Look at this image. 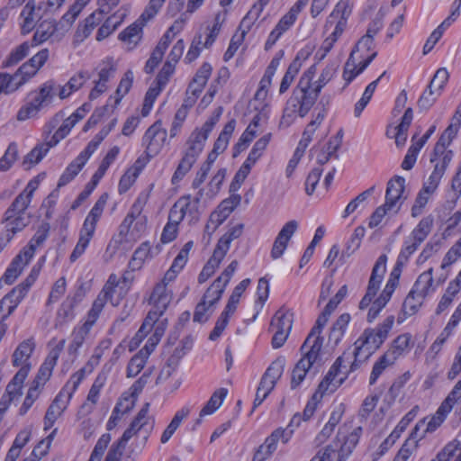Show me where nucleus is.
Instances as JSON below:
<instances>
[{"mask_svg":"<svg viewBox=\"0 0 461 461\" xmlns=\"http://www.w3.org/2000/svg\"><path fill=\"white\" fill-rule=\"evenodd\" d=\"M316 68L312 66L301 77L293 95L288 100L281 120L282 124L290 125L296 115L304 117L315 104L320 92L312 86Z\"/></svg>","mask_w":461,"mask_h":461,"instance_id":"obj_1","label":"nucleus"},{"mask_svg":"<svg viewBox=\"0 0 461 461\" xmlns=\"http://www.w3.org/2000/svg\"><path fill=\"white\" fill-rule=\"evenodd\" d=\"M37 187L38 182L31 180L5 212L3 220L5 230L0 235V240L4 241L5 244L8 243L16 232L21 231L29 223L25 217V210L28 208L33 192Z\"/></svg>","mask_w":461,"mask_h":461,"instance_id":"obj_2","label":"nucleus"},{"mask_svg":"<svg viewBox=\"0 0 461 461\" xmlns=\"http://www.w3.org/2000/svg\"><path fill=\"white\" fill-rule=\"evenodd\" d=\"M238 266L239 263L237 260L230 262L221 276L207 288L201 301L195 306L193 318L194 321L203 323L208 321L210 315L214 312L217 303L220 302Z\"/></svg>","mask_w":461,"mask_h":461,"instance_id":"obj_3","label":"nucleus"},{"mask_svg":"<svg viewBox=\"0 0 461 461\" xmlns=\"http://www.w3.org/2000/svg\"><path fill=\"white\" fill-rule=\"evenodd\" d=\"M348 424L339 428L336 439L320 450L311 461H346L356 447L362 435L363 429L360 426L355 427L349 431Z\"/></svg>","mask_w":461,"mask_h":461,"instance_id":"obj_4","label":"nucleus"},{"mask_svg":"<svg viewBox=\"0 0 461 461\" xmlns=\"http://www.w3.org/2000/svg\"><path fill=\"white\" fill-rule=\"evenodd\" d=\"M56 82L52 79L42 83L27 95V101L20 107L16 113V120L25 122L36 119L40 113L50 106L55 97Z\"/></svg>","mask_w":461,"mask_h":461,"instance_id":"obj_5","label":"nucleus"},{"mask_svg":"<svg viewBox=\"0 0 461 461\" xmlns=\"http://www.w3.org/2000/svg\"><path fill=\"white\" fill-rule=\"evenodd\" d=\"M394 317L388 316L375 329H366L355 342V362L367 359L384 342L393 325Z\"/></svg>","mask_w":461,"mask_h":461,"instance_id":"obj_6","label":"nucleus"},{"mask_svg":"<svg viewBox=\"0 0 461 461\" xmlns=\"http://www.w3.org/2000/svg\"><path fill=\"white\" fill-rule=\"evenodd\" d=\"M108 200V194H103L95 202L87 216L86 217L79 232L78 241L70 255V260L76 261L82 256L92 240L97 222L99 221Z\"/></svg>","mask_w":461,"mask_h":461,"instance_id":"obj_7","label":"nucleus"},{"mask_svg":"<svg viewBox=\"0 0 461 461\" xmlns=\"http://www.w3.org/2000/svg\"><path fill=\"white\" fill-rule=\"evenodd\" d=\"M221 113V108L219 109L217 114L215 113L203 123L201 128H196L189 136L185 143V149L183 155L197 160L202 153L205 141L212 131L215 124L218 122Z\"/></svg>","mask_w":461,"mask_h":461,"instance_id":"obj_8","label":"nucleus"},{"mask_svg":"<svg viewBox=\"0 0 461 461\" xmlns=\"http://www.w3.org/2000/svg\"><path fill=\"white\" fill-rule=\"evenodd\" d=\"M350 359L351 354L346 352L336 359L328 374L318 386L317 392L320 393V398H322V396L327 393H333L336 391L345 381L348 371L346 369V366H342V364L345 360H347L348 363H350Z\"/></svg>","mask_w":461,"mask_h":461,"instance_id":"obj_9","label":"nucleus"},{"mask_svg":"<svg viewBox=\"0 0 461 461\" xmlns=\"http://www.w3.org/2000/svg\"><path fill=\"white\" fill-rule=\"evenodd\" d=\"M293 321V313L290 311L280 309L275 313L270 323L274 348H279L285 344L292 330Z\"/></svg>","mask_w":461,"mask_h":461,"instance_id":"obj_10","label":"nucleus"},{"mask_svg":"<svg viewBox=\"0 0 461 461\" xmlns=\"http://www.w3.org/2000/svg\"><path fill=\"white\" fill-rule=\"evenodd\" d=\"M351 14L349 5L345 0H340L328 16L324 29L326 32L333 29L331 33L328 36L333 41H337L345 31L348 23V18Z\"/></svg>","mask_w":461,"mask_h":461,"instance_id":"obj_11","label":"nucleus"},{"mask_svg":"<svg viewBox=\"0 0 461 461\" xmlns=\"http://www.w3.org/2000/svg\"><path fill=\"white\" fill-rule=\"evenodd\" d=\"M149 403L146 402L137 413L136 417L132 420L129 428L121 437L123 441L128 442L132 437L137 435L138 432L143 431L145 433L143 438V444L146 443L154 428V420L151 416L149 415Z\"/></svg>","mask_w":461,"mask_h":461,"instance_id":"obj_12","label":"nucleus"},{"mask_svg":"<svg viewBox=\"0 0 461 461\" xmlns=\"http://www.w3.org/2000/svg\"><path fill=\"white\" fill-rule=\"evenodd\" d=\"M101 312H102L92 306L86 314L84 323L74 328L71 335L72 339L68 348L69 354L76 355L77 353V350L84 344Z\"/></svg>","mask_w":461,"mask_h":461,"instance_id":"obj_13","label":"nucleus"},{"mask_svg":"<svg viewBox=\"0 0 461 461\" xmlns=\"http://www.w3.org/2000/svg\"><path fill=\"white\" fill-rule=\"evenodd\" d=\"M386 261L387 257L384 254L377 258L369 278L366 293L359 303V309L367 308L375 296L386 270Z\"/></svg>","mask_w":461,"mask_h":461,"instance_id":"obj_14","label":"nucleus"},{"mask_svg":"<svg viewBox=\"0 0 461 461\" xmlns=\"http://www.w3.org/2000/svg\"><path fill=\"white\" fill-rule=\"evenodd\" d=\"M167 131L162 127L161 122L153 123L145 132L142 143L148 157L157 156L164 147L167 140Z\"/></svg>","mask_w":461,"mask_h":461,"instance_id":"obj_15","label":"nucleus"},{"mask_svg":"<svg viewBox=\"0 0 461 461\" xmlns=\"http://www.w3.org/2000/svg\"><path fill=\"white\" fill-rule=\"evenodd\" d=\"M461 321V302L456 307L454 312L452 313L449 321L446 324L445 328L441 330L439 335L437 337L435 341L429 347V349L426 353L427 359L431 357V359H435L437 355L442 349L443 345L447 341V339L454 334L456 328L458 326Z\"/></svg>","mask_w":461,"mask_h":461,"instance_id":"obj_16","label":"nucleus"},{"mask_svg":"<svg viewBox=\"0 0 461 461\" xmlns=\"http://www.w3.org/2000/svg\"><path fill=\"white\" fill-rule=\"evenodd\" d=\"M323 344V338L308 334L301 347L303 354L302 360H305L307 366H321V351Z\"/></svg>","mask_w":461,"mask_h":461,"instance_id":"obj_17","label":"nucleus"},{"mask_svg":"<svg viewBox=\"0 0 461 461\" xmlns=\"http://www.w3.org/2000/svg\"><path fill=\"white\" fill-rule=\"evenodd\" d=\"M449 412L439 406L436 413L427 421L424 418L413 428L411 437L414 439H422L428 433L434 432L445 420Z\"/></svg>","mask_w":461,"mask_h":461,"instance_id":"obj_18","label":"nucleus"},{"mask_svg":"<svg viewBox=\"0 0 461 461\" xmlns=\"http://www.w3.org/2000/svg\"><path fill=\"white\" fill-rule=\"evenodd\" d=\"M405 187V179L402 176H396L390 179L387 183V188L385 192V203L386 206L394 208L399 212L402 202L403 192Z\"/></svg>","mask_w":461,"mask_h":461,"instance_id":"obj_19","label":"nucleus"},{"mask_svg":"<svg viewBox=\"0 0 461 461\" xmlns=\"http://www.w3.org/2000/svg\"><path fill=\"white\" fill-rule=\"evenodd\" d=\"M285 369V359L277 358L271 363L264 373L259 387L265 393H270L275 388L277 381L281 378Z\"/></svg>","mask_w":461,"mask_h":461,"instance_id":"obj_20","label":"nucleus"},{"mask_svg":"<svg viewBox=\"0 0 461 461\" xmlns=\"http://www.w3.org/2000/svg\"><path fill=\"white\" fill-rule=\"evenodd\" d=\"M45 13L41 3L36 5L34 1H28L21 13V17L23 19L22 24L23 34L29 33L34 28L35 20L41 19Z\"/></svg>","mask_w":461,"mask_h":461,"instance_id":"obj_21","label":"nucleus"},{"mask_svg":"<svg viewBox=\"0 0 461 461\" xmlns=\"http://www.w3.org/2000/svg\"><path fill=\"white\" fill-rule=\"evenodd\" d=\"M262 156V153L252 148L248 158L235 174L234 178L230 184V191H236L240 187L241 184L245 181V179L250 173V170L253 167V166L258 162V160Z\"/></svg>","mask_w":461,"mask_h":461,"instance_id":"obj_22","label":"nucleus"},{"mask_svg":"<svg viewBox=\"0 0 461 461\" xmlns=\"http://www.w3.org/2000/svg\"><path fill=\"white\" fill-rule=\"evenodd\" d=\"M85 375L86 370L85 368H81L70 376L69 380L66 383L64 387L55 397V399L59 398V401L57 402L58 405H62V403L66 402V408L68 407L70 399L85 378Z\"/></svg>","mask_w":461,"mask_h":461,"instance_id":"obj_23","label":"nucleus"},{"mask_svg":"<svg viewBox=\"0 0 461 461\" xmlns=\"http://www.w3.org/2000/svg\"><path fill=\"white\" fill-rule=\"evenodd\" d=\"M169 214L176 222H181L186 214L191 215L192 219H196V206H192L190 195H185L174 203Z\"/></svg>","mask_w":461,"mask_h":461,"instance_id":"obj_24","label":"nucleus"},{"mask_svg":"<svg viewBox=\"0 0 461 461\" xmlns=\"http://www.w3.org/2000/svg\"><path fill=\"white\" fill-rule=\"evenodd\" d=\"M31 259L20 251L12 260L5 274L1 277V281H4L6 285H12L22 274L24 267L30 263Z\"/></svg>","mask_w":461,"mask_h":461,"instance_id":"obj_25","label":"nucleus"},{"mask_svg":"<svg viewBox=\"0 0 461 461\" xmlns=\"http://www.w3.org/2000/svg\"><path fill=\"white\" fill-rule=\"evenodd\" d=\"M107 380V376L104 373H100L95 377L86 397V402L81 406V411L86 414L91 413L97 403L100 392L104 386Z\"/></svg>","mask_w":461,"mask_h":461,"instance_id":"obj_26","label":"nucleus"},{"mask_svg":"<svg viewBox=\"0 0 461 461\" xmlns=\"http://www.w3.org/2000/svg\"><path fill=\"white\" fill-rule=\"evenodd\" d=\"M145 25L143 21L140 19L128 26L119 34V40L122 41L128 50L134 49L142 38V28Z\"/></svg>","mask_w":461,"mask_h":461,"instance_id":"obj_27","label":"nucleus"},{"mask_svg":"<svg viewBox=\"0 0 461 461\" xmlns=\"http://www.w3.org/2000/svg\"><path fill=\"white\" fill-rule=\"evenodd\" d=\"M49 232L50 225L48 223L41 224L36 230L32 238L30 240L28 245L20 250L23 253V255H24L25 258L27 257L32 260L36 249L43 246L44 242L49 237Z\"/></svg>","mask_w":461,"mask_h":461,"instance_id":"obj_28","label":"nucleus"},{"mask_svg":"<svg viewBox=\"0 0 461 461\" xmlns=\"http://www.w3.org/2000/svg\"><path fill=\"white\" fill-rule=\"evenodd\" d=\"M89 78L90 75L87 71L76 73L64 86H59V97L61 100L69 97L73 93L78 91Z\"/></svg>","mask_w":461,"mask_h":461,"instance_id":"obj_29","label":"nucleus"},{"mask_svg":"<svg viewBox=\"0 0 461 461\" xmlns=\"http://www.w3.org/2000/svg\"><path fill=\"white\" fill-rule=\"evenodd\" d=\"M35 348V342L32 339H28L21 342L14 351L12 356V364L14 366H31L30 357Z\"/></svg>","mask_w":461,"mask_h":461,"instance_id":"obj_30","label":"nucleus"},{"mask_svg":"<svg viewBox=\"0 0 461 461\" xmlns=\"http://www.w3.org/2000/svg\"><path fill=\"white\" fill-rule=\"evenodd\" d=\"M411 336L409 333L399 335L393 339L385 354L395 362L411 348Z\"/></svg>","mask_w":461,"mask_h":461,"instance_id":"obj_31","label":"nucleus"},{"mask_svg":"<svg viewBox=\"0 0 461 461\" xmlns=\"http://www.w3.org/2000/svg\"><path fill=\"white\" fill-rule=\"evenodd\" d=\"M453 158V151L442 145H435L430 156V162L434 165V168L443 173L446 172Z\"/></svg>","mask_w":461,"mask_h":461,"instance_id":"obj_32","label":"nucleus"},{"mask_svg":"<svg viewBox=\"0 0 461 461\" xmlns=\"http://www.w3.org/2000/svg\"><path fill=\"white\" fill-rule=\"evenodd\" d=\"M104 14L99 11L92 13L86 20L83 25H79L75 33V41L82 42L92 32V31L103 21Z\"/></svg>","mask_w":461,"mask_h":461,"instance_id":"obj_33","label":"nucleus"},{"mask_svg":"<svg viewBox=\"0 0 461 461\" xmlns=\"http://www.w3.org/2000/svg\"><path fill=\"white\" fill-rule=\"evenodd\" d=\"M57 24L54 20H44L38 24L32 40V46H38L47 41L56 32Z\"/></svg>","mask_w":461,"mask_h":461,"instance_id":"obj_34","label":"nucleus"},{"mask_svg":"<svg viewBox=\"0 0 461 461\" xmlns=\"http://www.w3.org/2000/svg\"><path fill=\"white\" fill-rule=\"evenodd\" d=\"M433 283V269L429 268L418 276L411 290L413 293H415V294L425 298L430 292L434 290Z\"/></svg>","mask_w":461,"mask_h":461,"instance_id":"obj_35","label":"nucleus"},{"mask_svg":"<svg viewBox=\"0 0 461 461\" xmlns=\"http://www.w3.org/2000/svg\"><path fill=\"white\" fill-rule=\"evenodd\" d=\"M172 299V293L165 284L158 283L149 297V303L162 310H167Z\"/></svg>","mask_w":461,"mask_h":461,"instance_id":"obj_36","label":"nucleus"},{"mask_svg":"<svg viewBox=\"0 0 461 461\" xmlns=\"http://www.w3.org/2000/svg\"><path fill=\"white\" fill-rule=\"evenodd\" d=\"M228 390L226 388H220L216 390L201 410L199 414V419L196 420V424L201 423V420L203 416L212 414L216 410H218L222 404L223 400L227 396Z\"/></svg>","mask_w":461,"mask_h":461,"instance_id":"obj_37","label":"nucleus"},{"mask_svg":"<svg viewBox=\"0 0 461 461\" xmlns=\"http://www.w3.org/2000/svg\"><path fill=\"white\" fill-rule=\"evenodd\" d=\"M186 354V352L181 348L177 347L173 354L168 357L166 366L160 371L156 384H159L164 380H167L171 376L173 372L176 369L181 358Z\"/></svg>","mask_w":461,"mask_h":461,"instance_id":"obj_38","label":"nucleus"},{"mask_svg":"<svg viewBox=\"0 0 461 461\" xmlns=\"http://www.w3.org/2000/svg\"><path fill=\"white\" fill-rule=\"evenodd\" d=\"M133 408V402L129 398L125 397L123 400H121L118 402L114 407V409L112 411V415L110 416L107 424L106 429L107 430L113 429L119 420H121L122 416L124 413L129 412Z\"/></svg>","mask_w":461,"mask_h":461,"instance_id":"obj_39","label":"nucleus"},{"mask_svg":"<svg viewBox=\"0 0 461 461\" xmlns=\"http://www.w3.org/2000/svg\"><path fill=\"white\" fill-rule=\"evenodd\" d=\"M118 283H119V281H118L116 275H114V274L110 275L108 280L106 281L103 289L98 294L95 300L94 301L92 306L94 308L99 310L100 312H102L104 305L108 302V298L111 297V290H116Z\"/></svg>","mask_w":461,"mask_h":461,"instance_id":"obj_40","label":"nucleus"},{"mask_svg":"<svg viewBox=\"0 0 461 461\" xmlns=\"http://www.w3.org/2000/svg\"><path fill=\"white\" fill-rule=\"evenodd\" d=\"M433 222V217L430 215L422 218L408 238L420 245L431 232Z\"/></svg>","mask_w":461,"mask_h":461,"instance_id":"obj_41","label":"nucleus"},{"mask_svg":"<svg viewBox=\"0 0 461 461\" xmlns=\"http://www.w3.org/2000/svg\"><path fill=\"white\" fill-rule=\"evenodd\" d=\"M31 287L26 286L23 282L14 287L7 294H5V300L9 301L7 305L8 313H13L19 303L27 295Z\"/></svg>","mask_w":461,"mask_h":461,"instance_id":"obj_42","label":"nucleus"},{"mask_svg":"<svg viewBox=\"0 0 461 461\" xmlns=\"http://www.w3.org/2000/svg\"><path fill=\"white\" fill-rule=\"evenodd\" d=\"M432 461H461V441L448 443Z\"/></svg>","mask_w":461,"mask_h":461,"instance_id":"obj_43","label":"nucleus"},{"mask_svg":"<svg viewBox=\"0 0 461 461\" xmlns=\"http://www.w3.org/2000/svg\"><path fill=\"white\" fill-rule=\"evenodd\" d=\"M326 115L325 109H322V111L319 112L315 118L307 125L305 128L303 137L301 140L299 141V146L303 148H307L310 142L312 140V136L316 131V129L321 125L322 121L324 120V117Z\"/></svg>","mask_w":461,"mask_h":461,"instance_id":"obj_44","label":"nucleus"},{"mask_svg":"<svg viewBox=\"0 0 461 461\" xmlns=\"http://www.w3.org/2000/svg\"><path fill=\"white\" fill-rule=\"evenodd\" d=\"M123 14H114L108 17L103 25L98 29L96 40L102 41L112 34L121 24Z\"/></svg>","mask_w":461,"mask_h":461,"instance_id":"obj_45","label":"nucleus"},{"mask_svg":"<svg viewBox=\"0 0 461 461\" xmlns=\"http://www.w3.org/2000/svg\"><path fill=\"white\" fill-rule=\"evenodd\" d=\"M77 122V119L76 116H69L66 120H64L63 123L51 136L50 140H48L49 147L56 146L61 140H63L69 133V131L76 125Z\"/></svg>","mask_w":461,"mask_h":461,"instance_id":"obj_46","label":"nucleus"},{"mask_svg":"<svg viewBox=\"0 0 461 461\" xmlns=\"http://www.w3.org/2000/svg\"><path fill=\"white\" fill-rule=\"evenodd\" d=\"M50 148L49 141L45 145L36 146L24 157L23 165L26 169H30L43 158Z\"/></svg>","mask_w":461,"mask_h":461,"instance_id":"obj_47","label":"nucleus"},{"mask_svg":"<svg viewBox=\"0 0 461 461\" xmlns=\"http://www.w3.org/2000/svg\"><path fill=\"white\" fill-rule=\"evenodd\" d=\"M23 85L20 83L15 73H0V95H10L17 91Z\"/></svg>","mask_w":461,"mask_h":461,"instance_id":"obj_48","label":"nucleus"},{"mask_svg":"<svg viewBox=\"0 0 461 461\" xmlns=\"http://www.w3.org/2000/svg\"><path fill=\"white\" fill-rule=\"evenodd\" d=\"M300 68H301V62H300V59L298 58H296L289 65V67L281 81L280 88H279L280 94H284L288 90V88L294 82L295 77L297 76Z\"/></svg>","mask_w":461,"mask_h":461,"instance_id":"obj_49","label":"nucleus"},{"mask_svg":"<svg viewBox=\"0 0 461 461\" xmlns=\"http://www.w3.org/2000/svg\"><path fill=\"white\" fill-rule=\"evenodd\" d=\"M31 46L32 43L30 44L28 41H25L17 46L11 51L7 59L5 60L4 66L12 67L19 63L29 54Z\"/></svg>","mask_w":461,"mask_h":461,"instance_id":"obj_50","label":"nucleus"},{"mask_svg":"<svg viewBox=\"0 0 461 461\" xmlns=\"http://www.w3.org/2000/svg\"><path fill=\"white\" fill-rule=\"evenodd\" d=\"M424 299L411 290L402 303L403 313L408 316L415 314L422 305Z\"/></svg>","mask_w":461,"mask_h":461,"instance_id":"obj_51","label":"nucleus"},{"mask_svg":"<svg viewBox=\"0 0 461 461\" xmlns=\"http://www.w3.org/2000/svg\"><path fill=\"white\" fill-rule=\"evenodd\" d=\"M459 293V290H457L456 288L448 284L445 293L441 296L437 305L435 313L437 315H439L442 312H444L447 309H448V307L452 304V303L456 298Z\"/></svg>","mask_w":461,"mask_h":461,"instance_id":"obj_52","label":"nucleus"},{"mask_svg":"<svg viewBox=\"0 0 461 461\" xmlns=\"http://www.w3.org/2000/svg\"><path fill=\"white\" fill-rule=\"evenodd\" d=\"M312 367L313 366H307V363L305 360L300 359L297 362V364L295 365V366L292 372L291 388L292 389L297 388L302 384V382L304 380L307 373Z\"/></svg>","mask_w":461,"mask_h":461,"instance_id":"obj_53","label":"nucleus"},{"mask_svg":"<svg viewBox=\"0 0 461 461\" xmlns=\"http://www.w3.org/2000/svg\"><path fill=\"white\" fill-rule=\"evenodd\" d=\"M244 230L242 223L236 224L230 227L228 231L218 240L217 245L221 246L223 249L229 250L232 240L240 238Z\"/></svg>","mask_w":461,"mask_h":461,"instance_id":"obj_54","label":"nucleus"},{"mask_svg":"<svg viewBox=\"0 0 461 461\" xmlns=\"http://www.w3.org/2000/svg\"><path fill=\"white\" fill-rule=\"evenodd\" d=\"M196 161L183 155L175 173L172 176L171 182L173 185L179 183L185 175L191 170Z\"/></svg>","mask_w":461,"mask_h":461,"instance_id":"obj_55","label":"nucleus"},{"mask_svg":"<svg viewBox=\"0 0 461 461\" xmlns=\"http://www.w3.org/2000/svg\"><path fill=\"white\" fill-rule=\"evenodd\" d=\"M270 0H258L251 9L248 12L246 16L241 22V25L248 29L258 19L264 7L269 3Z\"/></svg>","mask_w":461,"mask_h":461,"instance_id":"obj_56","label":"nucleus"},{"mask_svg":"<svg viewBox=\"0 0 461 461\" xmlns=\"http://www.w3.org/2000/svg\"><path fill=\"white\" fill-rule=\"evenodd\" d=\"M74 307L75 303L74 299L67 298L62 304L60 305L58 312H57V321L59 324L66 323L74 319Z\"/></svg>","mask_w":461,"mask_h":461,"instance_id":"obj_57","label":"nucleus"},{"mask_svg":"<svg viewBox=\"0 0 461 461\" xmlns=\"http://www.w3.org/2000/svg\"><path fill=\"white\" fill-rule=\"evenodd\" d=\"M163 88V86H159L155 82H153L151 86L149 88V90L146 93L143 107L141 110V113L143 116H147L149 113L156 98L158 96Z\"/></svg>","mask_w":461,"mask_h":461,"instance_id":"obj_58","label":"nucleus"},{"mask_svg":"<svg viewBox=\"0 0 461 461\" xmlns=\"http://www.w3.org/2000/svg\"><path fill=\"white\" fill-rule=\"evenodd\" d=\"M65 344H66L65 339L56 340L53 339L50 342V345H51L52 347L50 349L48 356L46 357V358L44 360V363L55 367V366L57 365L58 359H59L61 352L64 349Z\"/></svg>","mask_w":461,"mask_h":461,"instance_id":"obj_59","label":"nucleus"},{"mask_svg":"<svg viewBox=\"0 0 461 461\" xmlns=\"http://www.w3.org/2000/svg\"><path fill=\"white\" fill-rule=\"evenodd\" d=\"M420 244L415 242L410 238H407L404 241L403 247L402 248L398 258H397V266H403L406 264L410 258V257L418 249Z\"/></svg>","mask_w":461,"mask_h":461,"instance_id":"obj_60","label":"nucleus"},{"mask_svg":"<svg viewBox=\"0 0 461 461\" xmlns=\"http://www.w3.org/2000/svg\"><path fill=\"white\" fill-rule=\"evenodd\" d=\"M448 72L445 68H438L433 78L431 79L429 86L436 91V95H441L447 82L448 81Z\"/></svg>","mask_w":461,"mask_h":461,"instance_id":"obj_61","label":"nucleus"},{"mask_svg":"<svg viewBox=\"0 0 461 461\" xmlns=\"http://www.w3.org/2000/svg\"><path fill=\"white\" fill-rule=\"evenodd\" d=\"M112 437L109 433L103 434L97 440L88 461H101L104 451L106 450Z\"/></svg>","mask_w":461,"mask_h":461,"instance_id":"obj_62","label":"nucleus"},{"mask_svg":"<svg viewBox=\"0 0 461 461\" xmlns=\"http://www.w3.org/2000/svg\"><path fill=\"white\" fill-rule=\"evenodd\" d=\"M461 258V238L448 249L443 258L441 268L445 269Z\"/></svg>","mask_w":461,"mask_h":461,"instance_id":"obj_63","label":"nucleus"},{"mask_svg":"<svg viewBox=\"0 0 461 461\" xmlns=\"http://www.w3.org/2000/svg\"><path fill=\"white\" fill-rule=\"evenodd\" d=\"M461 399V379L455 384L451 392L448 393L447 398L442 402L440 406L442 410H446L450 412L454 405Z\"/></svg>","mask_w":461,"mask_h":461,"instance_id":"obj_64","label":"nucleus"}]
</instances>
